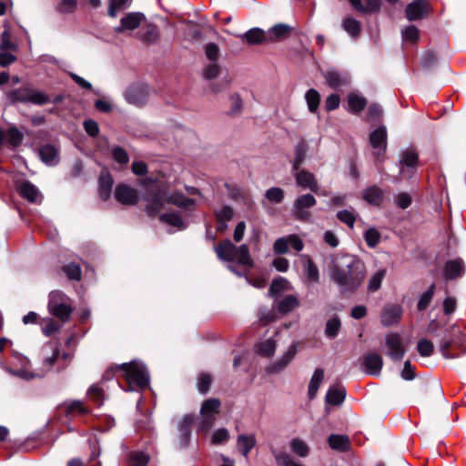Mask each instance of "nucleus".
Listing matches in <instances>:
<instances>
[{"label":"nucleus","mask_w":466,"mask_h":466,"mask_svg":"<svg viewBox=\"0 0 466 466\" xmlns=\"http://www.w3.org/2000/svg\"><path fill=\"white\" fill-rule=\"evenodd\" d=\"M22 140L23 135L16 127H9L6 130L0 128V146L8 144L16 147L22 143Z\"/></svg>","instance_id":"20"},{"label":"nucleus","mask_w":466,"mask_h":466,"mask_svg":"<svg viewBox=\"0 0 466 466\" xmlns=\"http://www.w3.org/2000/svg\"><path fill=\"white\" fill-rule=\"evenodd\" d=\"M305 99H306L309 110L311 113H315L318 110L319 102H320L319 93L316 89L311 88L307 91V93L305 95Z\"/></svg>","instance_id":"40"},{"label":"nucleus","mask_w":466,"mask_h":466,"mask_svg":"<svg viewBox=\"0 0 466 466\" xmlns=\"http://www.w3.org/2000/svg\"><path fill=\"white\" fill-rule=\"evenodd\" d=\"M419 31L414 25L407 26L402 30V38L404 41L414 43L418 39Z\"/></svg>","instance_id":"63"},{"label":"nucleus","mask_w":466,"mask_h":466,"mask_svg":"<svg viewBox=\"0 0 466 466\" xmlns=\"http://www.w3.org/2000/svg\"><path fill=\"white\" fill-rule=\"evenodd\" d=\"M220 401L218 399L211 398L205 400L200 409V420L198 429L200 431L208 432L214 424L216 415L218 413Z\"/></svg>","instance_id":"7"},{"label":"nucleus","mask_w":466,"mask_h":466,"mask_svg":"<svg viewBox=\"0 0 466 466\" xmlns=\"http://www.w3.org/2000/svg\"><path fill=\"white\" fill-rule=\"evenodd\" d=\"M14 356L20 363L21 368L17 370L7 369V370L25 380L43 378L50 370L59 372L65 370L72 360L70 353H61L56 344L50 343L44 349L43 369L39 372H32L26 369L29 364V360L26 357L21 354H15Z\"/></svg>","instance_id":"2"},{"label":"nucleus","mask_w":466,"mask_h":466,"mask_svg":"<svg viewBox=\"0 0 466 466\" xmlns=\"http://www.w3.org/2000/svg\"><path fill=\"white\" fill-rule=\"evenodd\" d=\"M125 373V377L130 387V390L136 388L143 390L149 384V374L142 362L131 361L119 366Z\"/></svg>","instance_id":"4"},{"label":"nucleus","mask_w":466,"mask_h":466,"mask_svg":"<svg viewBox=\"0 0 466 466\" xmlns=\"http://www.w3.org/2000/svg\"><path fill=\"white\" fill-rule=\"evenodd\" d=\"M341 322L338 317H333L326 322L325 335L329 338H335L340 329Z\"/></svg>","instance_id":"42"},{"label":"nucleus","mask_w":466,"mask_h":466,"mask_svg":"<svg viewBox=\"0 0 466 466\" xmlns=\"http://www.w3.org/2000/svg\"><path fill=\"white\" fill-rule=\"evenodd\" d=\"M86 414L88 410L83 406V403L78 400H74L66 407V415L74 416L75 414Z\"/></svg>","instance_id":"54"},{"label":"nucleus","mask_w":466,"mask_h":466,"mask_svg":"<svg viewBox=\"0 0 466 466\" xmlns=\"http://www.w3.org/2000/svg\"><path fill=\"white\" fill-rule=\"evenodd\" d=\"M417 349L420 356L429 357L432 354L433 344L431 343V341L426 339H422L419 340Z\"/></svg>","instance_id":"56"},{"label":"nucleus","mask_w":466,"mask_h":466,"mask_svg":"<svg viewBox=\"0 0 466 466\" xmlns=\"http://www.w3.org/2000/svg\"><path fill=\"white\" fill-rule=\"evenodd\" d=\"M386 272L387 271L385 268H381V269L377 270L370 276L369 282H368L369 292L373 293L380 289L382 280L384 279V278L386 276Z\"/></svg>","instance_id":"38"},{"label":"nucleus","mask_w":466,"mask_h":466,"mask_svg":"<svg viewBox=\"0 0 466 466\" xmlns=\"http://www.w3.org/2000/svg\"><path fill=\"white\" fill-rule=\"evenodd\" d=\"M366 268L363 261L351 254L332 257L329 268V279L343 292H354L363 283Z\"/></svg>","instance_id":"1"},{"label":"nucleus","mask_w":466,"mask_h":466,"mask_svg":"<svg viewBox=\"0 0 466 466\" xmlns=\"http://www.w3.org/2000/svg\"><path fill=\"white\" fill-rule=\"evenodd\" d=\"M216 252L221 260L237 261L239 265L247 267L253 265L247 245L236 247L230 240H225L217 246Z\"/></svg>","instance_id":"3"},{"label":"nucleus","mask_w":466,"mask_h":466,"mask_svg":"<svg viewBox=\"0 0 466 466\" xmlns=\"http://www.w3.org/2000/svg\"><path fill=\"white\" fill-rule=\"evenodd\" d=\"M357 213L354 210H340L337 213V218L339 221L349 226L350 228L354 227Z\"/></svg>","instance_id":"47"},{"label":"nucleus","mask_w":466,"mask_h":466,"mask_svg":"<svg viewBox=\"0 0 466 466\" xmlns=\"http://www.w3.org/2000/svg\"><path fill=\"white\" fill-rule=\"evenodd\" d=\"M346 398V390L342 386L330 387L326 394V402L330 405H340Z\"/></svg>","instance_id":"27"},{"label":"nucleus","mask_w":466,"mask_h":466,"mask_svg":"<svg viewBox=\"0 0 466 466\" xmlns=\"http://www.w3.org/2000/svg\"><path fill=\"white\" fill-rule=\"evenodd\" d=\"M299 304L298 298L294 295H288L278 301V310L287 314L296 309Z\"/></svg>","instance_id":"33"},{"label":"nucleus","mask_w":466,"mask_h":466,"mask_svg":"<svg viewBox=\"0 0 466 466\" xmlns=\"http://www.w3.org/2000/svg\"><path fill=\"white\" fill-rule=\"evenodd\" d=\"M292 31V27L287 24H277L270 27L267 32L268 42H279L288 38Z\"/></svg>","instance_id":"21"},{"label":"nucleus","mask_w":466,"mask_h":466,"mask_svg":"<svg viewBox=\"0 0 466 466\" xmlns=\"http://www.w3.org/2000/svg\"><path fill=\"white\" fill-rule=\"evenodd\" d=\"M236 36L239 37L243 41H246L249 45L268 43L267 32L258 27L251 28L245 34L236 35Z\"/></svg>","instance_id":"23"},{"label":"nucleus","mask_w":466,"mask_h":466,"mask_svg":"<svg viewBox=\"0 0 466 466\" xmlns=\"http://www.w3.org/2000/svg\"><path fill=\"white\" fill-rule=\"evenodd\" d=\"M140 39L144 42L155 44L159 39V31L156 25L147 24L140 33Z\"/></svg>","instance_id":"32"},{"label":"nucleus","mask_w":466,"mask_h":466,"mask_svg":"<svg viewBox=\"0 0 466 466\" xmlns=\"http://www.w3.org/2000/svg\"><path fill=\"white\" fill-rule=\"evenodd\" d=\"M277 347V339L272 337L256 344V351L260 356L268 358L273 356Z\"/></svg>","instance_id":"29"},{"label":"nucleus","mask_w":466,"mask_h":466,"mask_svg":"<svg viewBox=\"0 0 466 466\" xmlns=\"http://www.w3.org/2000/svg\"><path fill=\"white\" fill-rule=\"evenodd\" d=\"M308 150V144L304 139H301L298 142L296 146V157L294 162V167L297 168V166L304 159L306 152Z\"/></svg>","instance_id":"55"},{"label":"nucleus","mask_w":466,"mask_h":466,"mask_svg":"<svg viewBox=\"0 0 466 466\" xmlns=\"http://www.w3.org/2000/svg\"><path fill=\"white\" fill-rule=\"evenodd\" d=\"M402 314L401 307L399 305H390L384 308L381 314V323L383 326L390 327L396 324Z\"/></svg>","instance_id":"25"},{"label":"nucleus","mask_w":466,"mask_h":466,"mask_svg":"<svg viewBox=\"0 0 466 466\" xmlns=\"http://www.w3.org/2000/svg\"><path fill=\"white\" fill-rule=\"evenodd\" d=\"M289 282L284 278H279L271 283L269 293L274 296L280 294L283 291L289 290Z\"/></svg>","instance_id":"44"},{"label":"nucleus","mask_w":466,"mask_h":466,"mask_svg":"<svg viewBox=\"0 0 466 466\" xmlns=\"http://www.w3.org/2000/svg\"><path fill=\"white\" fill-rule=\"evenodd\" d=\"M434 293H435V284H431V287L429 288V289L421 295V297L418 302V309L420 310H424L430 305V303L432 300V298L434 296Z\"/></svg>","instance_id":"49"},{"label":"nucleus","mask_w":466,"mask_h":466,"mask_svg":"<svg viewBox=\"0 0 466 466\" xmlns=\"http://www.w3.org/2000/svg\"><path fill=\"white\" fill-rule=\"evenodd\" d=\"M296 353L297 345L292 343L289 346L288 350L282 354V356L268 368V371L270 373L280 372L292 361Z\"/></svg>","instance_id":"19"},{"label":"nucleus","mask_w":466,"mask_h":466,"mask_svg":"<svg viewBox=\"0 0 466 466\" xmlns=\"http://www.w3.org/2000/svg\"><path fill=\"white\" fill-rule=\"evenodd\" d=\"M427 12L425 0H413L406 8V16L410 21L420 19Z\"/></svg>","instance_id":"26"},{"label":"nucleus","mask_w":466,"mask_h":466,"mask_svg":"<svg viewBox=\"0 0 466 466\" xmlns=\"http://www.w3.org/2000/svg\"><path fill=\"white\" fill-rule=\"evenodd\" d=\"M48 311L58 318L62 322H66L73 311L71 299L62 291L54 290L49 294Z\"/></svg>","instance_id":"5"},{"label":"nucleus","mask_w":466,"mask_h":466,"mask_svg":"<svg viewBox=\"0 0 466 466\" xmlns=\"http://www.w3.org/2000/svg\"><path fill=\"white\" fill-rule=\"evenodd\" d=\"M63 271L69 279L79 280L81 279V268L78 264L70 263L63 268Z\"/></svg>","instance_id":"50"},{"label":"nucleus","mask_w":466,"mask_h":466,"mask_svg":"<svg viewBox=\"0 0 466 466\" xmlns=\"http://www.w3.org/2000/svg\"><path fill=\"white\" fill-rule=\"evenodd\" d=\"M13 101L22 103H33L35 105H45L49 102V96L39 90L24 87L11 93Z\"/></svg>","instance_id":"10"},{"label":"nucleus","mask_w":466,"mask_h":466,"mask_svg":"<svg viewBox=\"0 0 466 466\" xmlns=\"http://www.w3.org/2000/svg\"><path fill=\"white\" fill-rule=\"evenodd\" d=\"M115 198L123 205H135L138 200V194L135 188L120 184L116 187Z\"/></svg>","instance_id":"16"},{"label":"nucleus","mask_w":466,"mask_h":466,"mask_svg":"<svg viewBox=\"0 0 466 466\" xmlns=\"http://www.w3.org/2000/svg\"><path fill=\"white\" fill-rule=\"evenodd\" d=\"M145 19L146 16L143 13L130 12L121 18L120 25L115 27V32L120 34L127 30H135L139 27Z\"/></svg>","instance_id":"14"},{"label":"nucleus","mask_w":466,"mask_h":466,"mask_svg":"<svg viewBox=\"0 0 466 466\" xmlns=\"http://www.w3.org/2000/svg\"><path fill=\"white\" fill-rule=\"evenodd\" d=\"M323 76L326 84L332 89L338 90L341 86H347L350 83V77L347 73L339 72L333 69L327 70Z\"/></svg>","instance_id":"18"},{"label":"nucleus","mask_w":466,"mask_h":466,"mask_svg":"<svg viewBox=\"0 0 466 466\" xmlns=\"http://www.w3.org/2000/svg\"><path fill=\"white\" fill-rule=\"evenodd\" d=\"M0 50L17 51V46L11 41L10 33L7 30H5L1 35Z\"/></svg>","instance_id":"51"},{"label":"nucleus","mask_w":466,"mask_h":466,"mask_svg":"<svg viewBox=\"0 0 466 466\" xmlns=\"http://www.w3.org/2000/svg\"><path fill=\"white\" fill-rule=\"evenodd\" d=\"M40 159L47 166H56L59 163V151L54 146L46 144L39 147Z\"/></svg>","instance_id":"22"},{"label":"nucleus","mask_w":466,"mask_h":466,"mask_svg":"<svg viewBox=\"0 0 466 466\" xmlns=\"http://www.w3.org/2000/svg\"><path fill=\"white\" fill-rule=\"evenodd\" d=\"M148 456L144 452L134 451L129 455V461L132 466H146L148 463Z\"/></svg>","instance_id":"52"},{"label":"nucleus","mask_w":466,"mask_h":466,"mask_svg":"<svg viewBox=\"0 0 466 466\" xmlns=\"http://www.w3.org/2000/svg\"><path fill=\"white\" fill-rule=\"evenodd\" d=\"M19 193L24 198L34 204H41L43 200L42 193L30 182H24L19 187Z\"/></svg>","instance_id":"24"},{"label":"nucleus","mask_w":466,"mask_h":466,"mask_svg":"<svg viewBox=\"0 0 466 466\" xmlns=\"http://www.w3.org/2000/svg\"><path fill=\"white\" fill-rule=\"evenodd\" d=\"M152 200L156 208H161L165 203H171L177 207L188 208L193 201L181 193H171L167 187H160L152 195Z\"/></svg>","instance_id":"6"},{"label":"nucleus","mask_w":466,"mask_h":466,"mask_svg":"<svg viewBox=\"0 0 466 466\" xmlns=\"http://www.w3.org/2000/svg\"><path fill=\"white\" fill-rule=\"evenodd\" d=\"M366 103V99L356 93H350L348 96L350 110L355 114L361 112L364 109Z\"/></svg>","instance_id":"36"},{"label":"nucleus","mask_w":466,"mask_h":466,"mask_svg":"<svg viewBox=\"0 0 466 466\" xmlns=\"http://www.w3.org/2000/svg\"><path fill=\"white\" fill-rule=\"evenodd\" d=\"M342 27L351 36V38L357 39L360 37L361 25L360 23L353 17H345L342 21Z\"/></svg>","instance_id":"31"},{"label":"nucleus","mask_w":466,"mask_h":466,"mask_svg":"<svg viewBox=\"0 0 466 466\" xmlns=\"http://www.w3.org/2000/svg\"><path fill=\"white\" fill-rule=\"evenodd\" d=\"M243 103L238 95H232L230 96V110L231 116H237L241 112Z\"/></svg>","instance_id":"62"},{"label":"nucleus","mask_w":466,"mask_h":466,"mask_svg":"<svg viewBox=\"0 0 466 466\" xmlns=\"http://www.w3.org/2000/svg\"><path fill=\"white\" fill-rule=\"evenodd\" d=\"M324 379V371L321 369H317L309 384V399L315 398L318 393L319 388L321 385Z\"/></svg>","instance_id":"34"},{"label":"nucleus","mask_w":466,"mask_h":466,"mask_svg":"<svg viewBox=\"0 0 466 466\" xmlns=\"http://www.w3.org/2000/svg\"><path fill=\"white\" fill-rule=\"evenodd\" d=\"M266 198L273 203H280L283 200L284 193L279 187H271L266 191Z\"/></svg>","instance_id":"59"},{"label":"nucleus","mask_w":466,"mask_h":466,"mask_svg":"<svg viewBox=\"0 0 466 466\" xmlns=\"http://www.w3.org/2000/svg\"><path fill=\"white\" fill-rule=\"evenodd\" d=\"M88 396L95 402L101 404L104 400L103 390L97 385H92L88 389Z\"/></svg>","instance_id":"61"},{"label":"nucleus","mask_w":466,"mask_h":466,"mask_svg":"<svg viewBox=\"0 0 466 466\" xmlns=\"http://www.w3.org/2000/svg\"><path fill=\"white\" fill-rule=\"evenodd\" d=\"M418 162V154L413 148H408L400 155V163L402 167H414Z\"/></svg>","instance_id":"41"},{"label":"nucleus","mask_w":466,"mask_h":466,"mask_svg":"<svg viewBox=\"0 0 466 466\" xmlns=\"http://www.w3.org/2000/svg\"><path fill=\"white\" fill-rule=\"evenodd\" d=\"M289 246L297 251H301L304 248L301 238L295 234H291L276 239L273 244V251L279 255L285 254L288 252Z\"/></svg>","instance_id":"13"},{"label":"nucleus","mask_w":466,"mask_h":466,"mask_svg":"<svg viewBox=\"0 0 466 466\" xmlns=\"http://www.w3.org/2000/svg\"><path fill=\"white\" fill-rule=\"evenodd\" d=\"M160 220L179 229L185 228V223L182 220L181 217L176 213L162 214L160 216Z\"/></svg>","instance_id":"45"},{"label":"nucleus","mask_w":466,"mask_h":466,"mask_svg":"<svg viewBox=\"0 0 466 466\" xmlns=\"http://www.w3.org/2000/svg\"><path fill=\"white\" fill-rule=\"evenodd\" d=\"M257 441L254 434H241L238 435L237 445L244 457H248L250 451L255 447Z\"/></svg>","instance_id":"28"},{"label":"nucleus","mask_w":466,"mask_h":466,"mask_svg":"<svg viewBox=\"0 0 466 466\" xmlns=\"http://www.w3.org/2000/svg\"><path fill=\"white\" fill-rule=\"evenodd\" d=\"M149 96L150 88L143 83H136L129 86L124 93L126 101L136 106H145L148 102Z\"/></svg>","instance_id":"8"},{"label":"nucleus","mask_w":466,"mask_h":466,"mask_svg":"<svg viewBox=\"0 0 466 466\" xmlns=\"http://www.w3.org/2000/svg\"><path fill=\"white\" fill-rule=\"evenodd\" d=\"M316 198L311 194H305L299 197L292 207V216L299 221H311V208L316 204Z\"/></svg>","instance_id":"9"},{"label":"nucleus","mask_w":466,"mask_h":466,"mask_svg":"<svg viewBox=\"0 0 466 466\" xmlns=\"http://www.w3.org/2000/svg\"><path fill=\"white\" fill-rule=\"evenodd\" d=\"M305 268L307 277L310 280L317 282L319 278V273L317 266L315 265L312 259H308L307 263L305 264Z\"/></svg>","instance_id":"57"},{"label":"nucleus","mask_w":466,"mask_h":466,"mask_svg":"<svg viewBox=\"0 0 466 466\" xmlns=\"http://www.w3.org/2000/svg\"><path fill=\"white\" fill-rule=\"evenodd\" d=\"M212 378L208 373H201L198 378V390L200 393H207L210 388Z\"/></svg>","instance_id":"53"},{"label":"nucleus","mask_w":466,"mask_h":466,"mask_svg":"<svg viewBox=\"0 0 466 466\" xmlns=\"http://www.w3.org/2000/svg\"><path fill=\"white\" fill-rule=\"evenodd\" d=\"M111 155L113 159L120 165H127L129 161V156L126 149L122 147H112Z\"/></svg>","instance_id":"43"},{"label":"nucleus","mask_w":466,"mask_h":466,"mask_svg":"<svg viewBox=\"0 0 466 466\" xmlns=\"http://www.w3.org/2000/svg\"><path fill=\"white\" fill-rule=\"evenodd\" d=\"M362 197L369 204L379 206L383 200V191L380 187L373 186L364 190Z\"/></svg>","instance_id":"30"},{"label":"nucleus","mask_w":466,"mask_h":466,"mask_svg":"<svg viewBox=\"0 0 466 466\" xmlns=\"http://www.w3.org/2000/svg\"><path fill=\"white\" fill-rule=\"evenodd\" d=\"M114 184L112 177H100L98 181V192L101 199L107 200L111 196Z\"/></svg>","instance_id":"35"},{"label":"nucleus","mask_w":466,"mask_h":466,"mask_svg":"<svg viewBox=\"0 0 466 466\" xmlns=\"http://www.w3.org/2000/svg\"><path fill=\"white\" fill-rule=\"evenodd\" d=\"M383 365L382 357L377 352H370L363 357L365 372L371 376H379Z\"/></svg>","instance_id":"17"},{"label":"nucleus","mask_w":466,"mask_h":466,"mask_svg":"<svg viewBox=\"0 0 466 466\" xmlns=\"http://www.w3.org/2000/svg\"><path fill=\"white\" fill-rule=\"evenodd\" d=\"M370 144L374 150L375 157L380 159L387 149V129L385 126H380L370 134Z\"/></svg>","instance_id":"11"},{"label":"nucleus","mask_w":466,"mask_h":466,"mask_svg":"<svg viewBox=\"0 0 466 466\" xmlns=\"http://www.w3.org/2000/svg\"><path fill=\"white\" fill-rule=\"evenodd\" d=\"M297 184L304 189L318 193L319 186L315 177H297Z\"/></svg>","instance_id":"46"},{"label":"nucleus","mask_w":466,"mask_h":466,"mask_svg":"<svg viewBox=\"0 0 466 466\" xmlns=\"http://www.w3.org/2000/svg\"><path fill=\"white\" fill-rule=\"evenodd\" d=\"M329 446L337 451H344L349 447V439L344 435L332 434L329 437Z\"/></svg>","instance_id":"39"},{"label":"nucleus","mask_w":466,"mask_h":466,"mask_svg":"<svg viewBox=\"0 0 466 466\" xmlns=\"http://www.w3.org/2000/svg\"><path fill=\"white\" fill-rule=\"evenodd\" d=\"M387 355L393 361H400L405 355L406 350L402 344L400 335L396 333L388 334L385 338Z\"/></svg>","instance_id":"12"},{"label":"nucleus","mask_w":466,"mask_h":466,"mask_svg":"<svg viewBox=\"0 0 466 466\" xmlns=\"http://www.w3.org/2000/svg\"><path fill=\"white\" fill-rule=\"evenodd\" d=\"M382 110L377 104H371L368 108L367 119L368 121H379L381 118Z\"/></svg>","instance_id":"64"},{"label":"nucleus","mask_w":466,"mask_h":466,"mask_svg":"<svg viewBox=\"0 0 466 466\" xmlns=\"http://www.w3.org/2000/svg\"><path fill=\"white\" fill-rule=\"evenodd\" d=\"M465 273V264L461 258H453L446 261L443 268V276L447 280H454Z\"/></svg>","instance_id":"15"},{"label":"nucleus","mask_w":466,"mask_h":466,"mask_svg":"<svg viewBox=\"0 0 466 466\" xmlns=\"http://www.w3.org/2000/svg\"><path fill=\"white\" fill-rule=\"evenodd\" d=\"M289 447L298 456L305 458L309 454V446L306 441L299 438H294L290 441Z\"/></svg>","instance_id":"37"},{"label":"nucleus","mask_w":466,"mask_h":466,"mask_svg":"<svg viewBox=\"0 0 466 466\" xmlns=\"http://www.w3.org/2000/svg\"><path fill=\"white\" fill-rule=\"evenodd\" d=\"M394 200L399 208L405 209L411 205L412 198L406 192H400L395 196Z\"/></svg>","instance_id":"58"},{"label":"nucleus","mask_w":466,"mask_h":466,"mask_svg":"<svg viewBox=\"0 0 466 466\" xmlns=\"http://www.w3.org/2000/svg\"><path fill=\"white\" fill-rule=\"evenodd\" d=\"M364 239L369 248H375L380 241V233L375 228H370L364 233Z\"/></svg>","instance_id":"48"},{"label":"nucleus","mask_w":466,"mask_h":466,"mask_svg":"<svg viewBox=\"0 0 466 466\" xmlns=\"http://www.w3.org/2000/svg\"><path fill=\"white\" fill-rule=\"evenodd\" d=\"M61 326L53 319L45 320V325L42 327V331L45 336L49 337L60 329Z\"/></svg>","instance_id":"60"}]
</instances>
